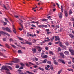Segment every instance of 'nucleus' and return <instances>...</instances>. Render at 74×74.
<instances>
[{"label": "nucleus", "mask_w": 74, "mask_h": 74, "mask_svg": "<svg viewBox=\"0 0 74 74\" xmlns=\"http://www.w3.org/2000/svg\"><path fill=\"white\" fill-rule=\"evenodd\" d=\"M59 45L60 46L62 47H63V46L62 45V42H61V43H59Z\"/></svg>", "instance_id": "a19ab883"}, {"label": "nucleus", "mask_w": 74, "mask_h": 74, "mask_svg": "<svg viewBox=\"0 0 74 74\" xmlns=\"http://www.w3.org/2000/svg\"><path fill=\"white\" fill-rule=\"evenodd\" d=\"M37 26L38 27H39V28H41V27H42V25H38Z\"/></svg>", "instance_id": "ea45409f"}, {"label": "nucleus", "mask_w": 74, "mask_h": 74, "mask_svg": "<svg viewBox=\"0 0 74 74\" xmlns=\"http://www.w3.org/2000/svg\"><path fill=\"white\" fill-rule=\"evenodd\" d=\"M55 38H56L55 39V41H58L59 40H60V38H59V36H56L55 37Z\"/></svg>", "instance_id": "6e6552de"}, {"label": "nucleus", "mask_w": 74, "mask_h": 74, "mask_svg": "<svg viewBox=\"0 0 74 74\" xmlns=\"http://www.w3.org/2000/svg\"><path fill=\"white\" fill-rule=\"evenodd\" d=\"M6 70H7L6 71V74H11V73H10V70H9V69H7Z\"/></svg>", "instance_id": "9d476101"}, {"label": "nucleus", "mask_w": 74, "mask_h": 74, "mask_svg": "<svg viewBox=\"0 0 74 74\" xmlns=\"http://www.w3.org/2000/svg\"><path fill=\"white\" fill-rule=\"evenodd\" d=\"M45 69L46 70H48L49 71L50 70V69H48V68L47 67V66L45 67Z\"/></svg>", "instance_id": "b1692460"}, {"label": "nucleus", "mask_w": 74, "mask_h": 74, "mask_svg": "<svg viewBox=\"0 0 74 74\" xmlns=\"http://www.w3.org/2000/svg\"><path fill=\"white\" fill-rule=\"evenodd\" d=\"M60 54L62 57H63V58H64V55H63V54L62 53H60Z\"/></svg>", "instance_id": "a211bd4d"}, {"label": "nucleus", "mask_w": 74, "mask_h": 74, "mask_svg": "<svg viewBox=\"0 0 74 74\" xmlns=\"http://www.w3.org/2000/svg\"><path fill=\"white\" fill-rule=\"evenodd\" d=\"M2 22H3L4 25H7V23L6 22H4L3 21Z\"/></svg>", "instance_id": "37998d69"}, {"label": "nucleus", "mask_w": 74, "mask_h": 74, "mask_svg": "<svg viewBox=\"0 0 74 74\" xmlns=\"http://www.w3.org/2000/svg\"><path fill=\"white\" fill-rule=\"evenodd\" d=\"M18 71V73H19L20 74H25L24 73H23L22 72H21V70H19Z\"/></svg>", "instance_id": "dca6fc26"}, {"label": "nucleus", "mask_w": 74, "mask_h": 74, "mask_svg": "<svg viewBox=\"0 0 74 74\" xmlns=\"http://www.w3.org/2000/svg\"><path fill=\"white\" fill-rule=\"evenodd\" d=\"M64 53L66 55H69V52L68 51H66L64 52Z\"/></svg>", "instance_id": "9b49d317"}, {"label": "nucleus", "mask_w": 74, "mask_h": 74, "mask_svg": "<svg viewBox=\"0 0 74 74\" xmlns=\"http://www.w3.org/2000/svg\"><path fill=\"white\" fill-rule=\"evenodd\" d=\"M58 61L59 62H61V63H63V64H64L65 63L64 60L62 59L58 60Z\"/></svg>", "instance_id": "0eeeda50"}, {"label": "nucleus", "mask_w": 74, "mask_h": 74, "mask_svg": "<svg viewBox=\"0 0 74 74\" xmlns=\"http://www.w3.org/2000/svg\"><path fill=\"white\" fill-rule=\"evenodd\" d=\"M44 53L43 52L42 53V54H41V57H42V56H44Z\"/></svg>", "instance_id": "13d9d810"}, {"label": "nucleus", "mask_w": 74, "mask_h": 74, "mask_svg": "<svg viewBox=\"0 0 74 74\" xmlns=\"http://www.w3.org/2000/svg\"><path fill=\"white\" fill-rule=\"evenodd\" d=\"M65 44L66 46H68V45H69V43H68V42H66L65 43Z\"/></svg>", "instance_id": "c03bdc74"}, {"label": "nucleus", "mask_w": 74, "mask_h": 74, "mask_svg": "<svg viewBox=\"0 0 74 74\" xmlns=\"http://www.w3.org/2000/svg\"><path fill=\"white\" fill-rule=\"evenodd\" d=\"M26 72L28 73V74H33V73H32V72H30L28 71H26Z\"/></svg>", "instance_id": "79ce46f5"}, {"label": "nucleus", "mask_w": 74, "mask_h": 74, "mask_svg": "<svg viewBox=\"0 0 74 74\" xmlns=\"http://www.w3.org/2000/svg\"><path fill=\"white\" fill-rule=\"evenodd\" d=\"M71 54L72 55H74V52H71Z\"/></svg>", "instance_id": "69168bd1"}, {"label": "nucleus", "mask_w": 74, "mask_h": 74, "mask_svg": "<svg viewBox=\"0 0 74 74\" xmlns=\"http://www.w3.org/2000/svg\"><path fill=\"white\" fill-rule=\"evenodd\" d=\"M69 36L72 38H73V39H74V35H73L72 34H69Z\"/></svg>", "instance_id": "4468645a"}, {"label": "nucleus", "mask_w": 74, "mask_h": 74, "mask_svg": "<svg viewBox=\"0 0 74 74\" xmlns=\"http://www.w3.org/2000/svg\"><path fill=\"white\" fill-rule=\"evenodd\" d=\"M47 27V25H42V27Z\"/></svg>", "instance_id": "f704fd0d"}, {"label": "nucleus", "mask_w": 74, "mask_h": 74, "mask_svg": "<svg viewBox=\"0 0 74 74\" xmlns=\"http://www.w3.org/2000/svg\"><path fill=\"white\" fill-rule=\"evenodd\" d=\"M45 49L46 50L48 51V47H45Z\"/></svg>", "instance_id": "4c0bfd02"}, {"label": "nucleus", "mask_w": 74, "mask_h": 74, "mask_svg": "<svg viewBox=\"0 0 74 74\" xmlns=\"http://www.w3.org/2000/svg\"><path fill=\"white\" fill-rule=\"evenodd\" d=\"M72 13H73V12L71 10H70V11L69 12V15H71V14H72Z\"/></svg>", "instance_id": "6ab92c4d"}, {"label": "nucleus", "mask_w": 74, "mask_h": 74, "mask_svg": "<svg viewBox=\"0 0 74 74\" xmlns=\"http://www.w3.org/2000/svg\"><path fill=\"white\" fill-rule=\"evenodd\" d=\"M7 66H3L2 67L1 70H6L7 68Z\"/></svg>", "instance_id": "20e7f679"}, {"label": "nucleus", "mask_w": 74, "mask_h": 74, "mask_svg": "<svg viewBox=\"0 0 74 74\" xmlns=\"http://www.w3.org/2000/svg\"><path fill=\"white\" fill-rule=\"evenodd\" d=\"M26 44H29V45H32V43L29 42L27 41L26 43Z\"/></svg>", "instance_id": "c756f323"}, {"label": "nucleus", "mask_w": 74, "mask_h": 74, "mask_svg": "<svg viewBox=\"0 0 74 74\" xmlns=\"http://www.w3.org/2000/svg\"><path fill=\"white\" fill-rule=\"evenodd\" d=\"M70 21H73V22H74V18H72L71 19Z\"/></svg>", "instance_id": "a18cd8bd"}, {"label": "nucleus", "mask_w": 74, "mask_h": 74, "mask_svg": "<svg viewBox=\"0 0 74 74\" xmlns=\"http://www.w3.org/2000/svg\"><path fill=\"white\" fill-rule=\"evenodd\" d=\"M18 38H19V40H21V41H23L24 40V39L22 38L18 37Z\"/></svg>", "instance_id": "aec40b11"}, {"label": "nucleus", "mask_w": 74, "mask_h": 74, "mask_svg": "<svg viewBox=\"0 0 74 74\" xmlns=\"http://www.w3.org/2000/svg\"><path fill=\"white\" fill-rule=\"evenodd\" d=\"M34 36L32 34H29V33H27V37H33Z\"/></svg>", "instance_id": "423d86ee"}, {"label": "nucleus", "mask_w": 74, "mask_h": 74, "mask_svg": "<svg viewBox=\"0 0 74 74\" xmlns=\"http://www.w3.org/2000/svg\"><path fill=\"white\" fill-rule=\"evenodd\" d=\"M47 59H45V60H44L43 61V63H46V62H47Z\"/></svg>", "instance_id": "cd10ccee"}, {"label": "nucleus", "mask_w": 74, "mask_h": 74, "mask_svg": "<svg viewBox=\"0 0 74 74\" xmlns=\"http://www.w3.org/2000/svg\"><path fill=\"white\" fill-rule=\"evenodd\" d=\"M10 45L12 47H13V48H16V46H15L11 44Z\"/></svg>", "instance_id": "72a5a7b5"}, {"label": "nucleus", "mask_w": 74, "mask_h": 74, "mask_svg": "<svg viewBox=\"0 0 74 74\" xmlns=\"http://www.w3.org/2000/svg\"><path fill=\"white\" fill-rule=\"evenodd\" d=\"M20 64L21 66H25V65H24V64H23V63H20Z\"/></svg>", "instance_id": "4d7b16f0"}, {"label": "nucleus", "mask_w": 74, "mask_h": 74, "mask_svg": "<svg viewBox=\"0 0 74 74\" xmlns=\"http://www.w3.org/2000/svg\"><path fill=\"white\" fill-rule=\"evenodd\" d=\"M72 67L73 68V69H74V64H73L72 66Z\"/></svg>", "instance_id": "338daca9"}, {"label": "nucleus", "mask_w": 74, "mask_h": 74, "mask_svg": "<svg viewBox=\"0 0 74 74\" xmlns=\"http://www.w3.org/2000/svg\"><path fill=\"white\" fill-rule=\"evenodd\" d=\"M37 71V69H35L33 71L34 73H36Z\"/></svg>", "instance_id": "e2e57ef3"}, {"label": "nucleus", "mask_w": 74, "mask_h": 74, "mask_svg": "<svg viewBox=\"0 0 74 74\" xmlns=\"http://www.w3.org/2000/svg\"><path fill=\"white\" fill-rule=\"evenodd\" d=\"M72 7H74V3H73L72 4Z\"/></svg>", "instance_id": "774afa93"}, {"label": "nucleus", "mask_w": 74, "mask_h": 74, "mask_svg": "<svg viewBox=\"0 0 74 74\" xmlns=\"http://www.w3.org/2000/svg\"><path fill=\"white\" fill-rule=\"evenodd\" d=\"M13 28L14 29L13 31L15 33H16V31L15 30V28H14V26H13Z\"/></svg>", "instance_id": "5701e85b"}, {"label": "nucleus", "mask_w": 74, "mask_h": 74, "mask_svg": "<svg viewBox=\"0 0 74 74\" xmlns=\"http://www.w3.org/2000/svg\"><path fill=\"white\" fill-rule=\"evenodd\" d=\"M42 58H44L45 59H46L48 58V56L47 55H44L42 57Z\"/></svg>", "instance_id": "2eb2a0df"}, {"label": "nucleus", "mask_w": 74, "mask_h": 74, "mask_svg": "<svg viewBox=\"0 0 74 74\" xmlns=\"http://www.w3.org/2000/svg\"><path fill=\"white\" fill-rule=\"evenodd\" d=\"M3 41H6V39L5 38H3Z\"/></svg>", "instance_id": "052dcab7"}, {"label": "nucleus", "mask_w": 74, "mask_h": 74, "mask_svg": "<svg viewBox=\"0 0 74 74\" xmlns=\"http://www.w3.org/2000/svg\"><path fill=\"white\" fill-rule=\"evenodd\" d=\"M63 47L65 49H66V46H63Z\"/></svg>", "instance_id": "0e129e2a"}, {"label": "nucleus", "mask_w": 74, "mask_h": 74, "mask_svg": "<svg viewBox=\"0 0 74 74\" xmlns=\"http://www.w3.org/2000/svg\"><path fill=\"white\" fill-rule=\"evenodd\" d=\"M65 14L66 17H67L68 16V14H67V12L65 11L64 12Z\"/></svg>", "instance_id": "f3484780"}, {"label": "nucleus", "mask_w": 74, "mask_h": 74, "mask_svg": "<svg viewBox=\"0 0 74 74\" xmlns=\"http://www.w3.org/2000/svg\"><path fill=\"white\" fill-rule=\"evenodd\" d=\"M1 50L2 51H3L4 52H6V50L3 48H1Z\"/></svg>", "instance_id": "58836bf2"}, {"label": "nucleus", "mask_w": 74, "mask_h": 74, "mask_svg": "<svg viewBox=\"0 0 74 74\" xmlns=\"http://www.w3.org/2000/svg\"><path fill=\"white\" fill-rule=\"evenodd\" d=\"M50 69L51 70L53 71V67L51 66L50 68Z\"/></svg>", "instance_id": "49530a36"}, {"label": "nucleus", "mask_w": 74, "mask_h": 74, "mask_svg": "<svg viewBox=\"0 0 74 74\" xmlns=\"http://www.w3.org/2000/svg\"><path fill=\"white\" fill-rule=\"evenodd\" d=\"M7 67H8V68H9V69H10V70H12V68H11V67L10 66H7Z\"/></svg>", "instance_id": "7c9ffc66"}, {"label": "nucleus", "mask_w": 74, "mask_h": 74, "mask_svg": "<svg viewBox=\"0 0 74 74\" xmlns=\"http://www.w3.org/2000/svg\"><path fill=\"white\" fill-rule=\"evenodd\" d=\"M25 64L26 66H27V67H30V65H29L28 63H26Z\"/></svg>", "instance_id": "e433bc0d"}, {"label": "nucleus", "mask_w": 74, "mask_h": 74, "mask_svg": "<svg viewBox=\"0 0 74 74\" xmlns=\"http://www.w3.org/2000/svg\"><path fill=\"white\" fill-rule=\"evenodd\" d=\"M59 17L60 18H62V14L61 12L60 13L58 14Z\"/></svg>", "instance_id": "ddd939ff"}, {"label": "nucleus", "mask_w": 74, "mask_h": 74, "mask_svg": "<svg viewBox=\"0 0 74 74\" xmlns=\"http://www.w3.org/2000/svg\"><path fill=\"white\" fill-rule=\"evenodd\" d=\"M19 67V66L18 65H16V68H17V69H18Z\"/></svg>", "instance_id": "6e6d98bb"}, {"label": "nucleus", "mask_w": 74, "mask_h": 74, "mask_svg": "<svg viewBox=\"0 0 74 74\" xmlns=\"http://www.w3.org/2000/svg\"><path fill=\"white\" fill-rule=\"evenodd\" d=\"M5 45L7 48H10V46H9V45H8V44L7 43Z\"/></svg>", "instance_id": "473e14b6"}, {"label": "nucleus", "mask_w": 74, "mask_h": 74, "mask_svg": "<svg viewBox=\"0 0 74 74\" xmlns=\"http://www.w3.org/2000/svg\"><path fill=\"white\" fill-rule=\"evenodd\" d=\"M38 69L40 70H42V71H44V69L43 68H42L41 67H40L39 68H38Z\"/></svg>", "instance_id": "c85d7f7f"}, {"label": "nucleus", "mask_w": 74, "mask_h": 74, "mask_svg": "<svg viewBox=\"0 0 74 74\" xmlns=\"http://www.w3.org/2000/svg\"><path fill=\"white\" fill-rule=\"evenodd\" d=\"M21 48L22 49H26L25 47H22Z\"/></svg>", "instance_id": "680f3d73"}, {"label": "nucleus", "mask_w": 74, "mask_h": 74, "mask_svg": "<svg viewBox=\"0 0 74 74\" xmlns=\"http://www.w3.org/2000/svg\"><path fill=\"white\" fill-rule=\"evenodd\" d=\"M68 64H71V61H69L68 62Z\"/></svg>", "instance_id": "bf43d9fd"}, {"label": "nucleus", "mask_w": 74, "mask_h": 74, "mask_svg": "<svg viewBox=\"0 0 74 74\" xmlns=\"http://www.w3.org/2000/svg\"><path fill=\"white\" fill-rule=\"evenodd\" d=\"M54 39L55 36H54L52 38L50 39V40H51V41H53V40H54Z\"/></svg>", "instance_id": "412c9836"}, {"label": "nucleus", "mask_w": 74, "mask_h": 74, "mask_svg": "<svg viewBox=\"0 0 74 74\" xmlns=\"http://www.w3.org/2000/svg\"><path fill=\"white\" fill-rule=\"evenodd\" d=\"M49 53L51 55H53V52H52V51H50Z\"/></svg>", "instance_id": "09e8293b"}, {"label": "nucleus", "mask_w": 74, "mask_h": 74, "mask_svg": "<svg viewBox=\"0 0 74 74\" xmlns=\"http://www.w3.org/2000/svg\"><path fill=\"white\" fill-rule=\"evenodd\" d=\"M54 64H56V65H57L58 64V62H56V60H54Z\"/></svg>", "instance_id": "4be33fe9"}, {"label": "nucleus", "mask_w": 74, "mask_h": 74, "mask_svg": "<svg viewBox=\"0 0 74 74\" xmlns=\"http://www.w3.org/2000/svg\"><path fill=\"white\" fill-rule=\"evenodd\" d=\"M32 60L33 61H35V62H36V61H38V58H32Z\"/></svg>", "instance_id": "f8f14e48"}, {"label": "nucleus", "mask_w": 74, "mask_h": 74, "mask_svg": "<svg viewBox=\"0 0 74 74\" xmlns=\"http://www.w3.org/2000/svg\"><path fill=\"white\" fill-rule=\"evenodd\" d=\"M31 26L32 27H36V26H35V25H34L33 24L31 25Z\"/></svg>", "instance_id": "603ef678"}, {"label": "nucleus", "mask_w": 74, "mask_h": 74, "mask_svg": "<svg viewBox=\"0 0 74 74\" xmlns=\"http://www.w3.org/2000/svg\"><path fill=\"white\" fill-rule=\"evenodd\" d=\"M28 63H29V64H32V65H34V64H33L30 62H29Z\"/></svg>", "instance_id": "3c124183"}, {"label": "nucleus", "mask_w": 74, "mask_h": 74, "mask_svg": "<svg viewBox=\"0 0 74 74\" xmlns=\"http://www.w3.org/2000/svg\"><path fill=\"white\" fill-rule=\"evenodd\" d=\"M36 40L34 39V40H33V43H35V42H36Z\"/></svg>", "instance_id": "8fccbe9b"}, {"label": "nucleus", "mask_w": 74, "mask_h": 74, "mask_svg": "<svg viewBox=\"0 0 74 74\" xmlns=\"http://www.w3.org/2000/svg\"><path fill=\"white\" fill-rule=\"evenodd\" d=\"M58 43H59V44H61V42L60 41H58L56 42H55V44H58Z\"/></svg>", "instance_id": "bb28decb"}, {"label": "nucleus", "mask_w": 74, "mask_h": 74, "mask_svg": "<svg viewBox=\"0 0 74 74\" xmlns=\"http://www.w3.org/2000/svg\"><path fill=\"white\" fill-rule=\"evenodd\" d=\"M5 20L6 21V22H9V21H8V20L6 18H4Z\"/></svg>", "instance_id": "864d4df0"}, {"label": "nucleus", "mask_w": 74, "mask_h": 74, "mask_svg": "<svg viewBox=\"0 0 74 74\" xmlns=\"http://www.w3.org/2000/svg\"><path fill=\"white\" fill-rule=\"evenodd\" d=\"M47 63H48L49 64H51V62L48 61Z\"/></svg>", "instance_id": "c9c22d12"}, {"label": "nucleus", "mask_w": 74, "mask_h": 74, "mask_svg": "<svg viewBox=\"0 0 74 74\" xmlns=\"http://www.w3.org/2000/svg\"><path fill=\"white\" fill-rule=\"evenodd\" d=\"M41 21H47V20L45 19H41Z\"/></svg>", "instance_id": "de8ad7c7"}, {"label": "nucleus", "mask_w": 74, "mask_h": 74, "mask_svg": "<svg viewBox=\"0 0 74 74\" xmlns=\"http://www.w3.org/2000/svg\"><path fill=\"white\" fill-rule=\"evenodd\" d=\"M18 53H22V51L21 50H19L18 51Z\"/></svg>", "instance_id": "a878e982"}, {"label": "nucleus", "mask_w": 74, "mask_h": 74, "mask_svg": "<svg viewBox=\"0 0 74 74\" xmlns=\"http://www.w3.org/2000/svg\"><path fill=\"white\" fill-rule=\"evenodd\" d=\"M32 50L33 53H36V48H32Z\"/></svg>", "instance_id": "39448f33"}, {"label": "nucleus", "mask_w": 74, "mask_h": 74, "mask_svg": "<svg viewBox=\"0 0 74 74\" xmlns=\"http://www.w3.org/2000/svg\"><path fill=\"white\" fill-rule=\"evenodd\" d=\"M58 51H61V49H60V47H59L58 48Z\"/></svg>", "instance_id": "5fc2aeb1"}, {"label": "nucleus", "mask_w": 74, "mask_h": 74, "mask_svg": "<svg viewBox=\"0 0 74 74\" xmlns=\"http://www.w3.org/2000/svg\"><path fill=\"white\" fill-rule=\"evenodd\" d=\"M2 29L3 30H6V31H7V32H9V33H11L12 32V31H11V30L8 27H6V28H5L4 27H2Z\"/></svg>", "instance_id": "f03ea898"}, {"label": "nucleus", "mask_w": 74, "mask_h": 74, "mask_svg": "<svg viewBox=\"0 0 74 74\" xmlns=\"http://www.w3.org/2000/svg\"><path fill=\"white\" fill-rule=\"evenodd\" d=\"M61 72H62V70H60L58 72L57 74H60V73H61Z\"/></svg>", "instance_id": "2f4dec72"}, {"label": "nucleus", "mask_w": 74, "mask_h": 74, "mask_svg": "<svg viewBox=\"0 0 74 74\" xmlns=\"http://www.w3.org/2000/svg\"><path fill=\"white\" fill-rule=\"evenodd\" d=\"M13 59L14 61H13L12 62H13V63H18V62H19V60L17 58H14Z\"/></svg>", "instance_id": "7ed1b4c3"}, {"label": "nucleus", "mask_w": 74, "mask_h": 74, "mask_svg": "<svg viewBox=\"0 0 74 74\" xmlns=\"http://www.w3.org/2000/svg\"><path fill=\"white\" fill-rule=\"evenodd\" d=\"M4 34H5L8 36H10V34H8V33H7L5 32H3V31H0V37L1 36V34H3V35H4Z\"/></svg>", "instance_id": "f257e3e1"}, {"label": "nucleus", "mask_w": 74, "mask_h": 74, "mask_svg": "<svg viewBox=\"0 0 74 74\" xmlns=\"http://www.w3.org/2000/svg\"><path fill=\"white\" fill-rule=\"evenodd\" d=\"M37 48L39 49H38V51H39V52H41V51L42 48L41 47H40L39 46H38L37 47Z\"/></svg>", "instance_id": "1a4fd4ad"}, {"label": "nucleus", "mask_w": 74, "mask_h": 74, "mask_svg": "<svg viewBox=\"0 0 74 74\" xmlns=\"http://www.w3.org/2000/svg\"><path fill=\"white\" fill-rule=\"evenodd\" d=\"M69 51L70 52H74V50L73 49H69Z\"/></svg>", "instance_id": "393cba45"}]
</instances>
